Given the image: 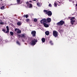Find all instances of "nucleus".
<instances>
[{
    "instance_id": "obj_3",
    "label": "nucleus",
    "mask_w": 77,
    "mask_h": 77,
    "mask_svg": "<svg viewBox=\"0 0 77 77\" xmlns=\"http://www.w3.org/2000/svg\"><path fill=\"white\" fill-rule=\"evenodd\" d=\"M40 22L41 24H44V23H45L47 22L46 19L45 18L42 19L40 21Z\"/></svg>"
},
{
    "instance_id": "obj_17",
    "label": "nucleus",
    "mask_w": 77,
    "mask_h": 77,
    "mask_svg": "<svg viewBox=\"0 0 77 77\" xmlns=\"http://www.w3.org/2000/svg\"><path fill=\"white\" fill-rule=\"evenodd\" d=\"M16 43L17 45H21L20 43L18 41L16 42Z\"/></svg>"
},
{
    "instance_id": "obj_30",
    "label": "nucleus",
    "mask_w": 77,
    "mask_h": 77,
    "mask_svg": "<svg viewBox=\"0 0 77 77\" xmlns=\"http://www.w3.org/2000/svg\"><path fill=\"white\" fill-rule=\"evenodd\" d=\"M76 8V9H77V4L75 5Z\"/></svg>"
},
{
    "instance_id": "obj_7",
    "label": "nucleus",
    "mask_w": 77,
    "mask_h": 77,
    "mask_svg": "<svg viewBox=\"0 0 77 77\" xmlns=\"http://www.w3.org/2000/svg\"><path fill=\"white\" fill-rule=\"evenodd\" d=\"M26 3L29 8H32V4L29 3L28 2H26Z\"/></svg>"
},
{
    "instance_id": "obj_6",
    "label": "nucleus",
    "mask_w": 77,
    "mask_h": 77,
    "mask_svg": "<svg viewBox=\"0 0 77 77\" xmlns=\"http://www.w3.org/2000/svg\"><path fill=\"white\" fill-rule=\"evenodd\" d=\"M53 35L55 37L57 36V32L56 31H54L53 32Z\"/></svg>"
},
{
    "instance_id": "obj_27",
    "label": "nucleus",
    "mask_w": 77,
    "mask_h": 77,
    "mask_svg": "<svg viewBox=\"0 0 77 77\" xmlns=\"http://www.w3.org/2000/svg\"><path fill=\"white\" fill-rule=\"evenodd\" d=\"M22 37H25V35H24V34H22Z\"/></svg>"
},
{
    "instance_id": "obj_8",
    "label": "nucleus",
    "mask_w": 77,
    "mask_h": 77,
    "mask_svg": "<svg viewBox=\"0 0 77 77\" xmlns=\"http://www.w3.org/2000/svg\"><path fill=\"white\" fill-rule=\"evenodd\" d=\"M15 32H17V33H21V30H19V29L16 28L14 29Z\"/></svg>"
},
{
    "instance_id": "obj_13",
    "label": "nucleus",
    "mask_w": 77,
    "mask_h": 77,
    "mask_svg": "<svg viewBox=\"0 0 77 77\" xmlns=\"http://www.w3.org/2000/svg\"><path fill=\"white\" fill-rule=\"evenodd\" d=\"M45 34L46 35H49V34H50V32L49 31H47L45 32Z\"/></svg>"
},
{
    "instance_id": "obj_32",
    "label": "nucleus",
    "mask_w": 77,
    "mask_h": 77,
    "mask_svg": "<svg viewBox=\"0 0 77 77\" xmlns=\"http://www.w3.org/2000/svg\"><path fill=\"white\" fill-rule=\"evenodd\" d=\"M25 39H27V38H26V37H25Z\"/></svg>"
},
{
    "instance_id": "obj_22",
    "label": "nucleus",
    "mask_w": 77,
    "mask_h": 77,
    "mask_svg": "<svg viewBox=\"0 0 77 77\" xmlns=\"http://www.w3.org/2000/svg\"><path fill=\"white\" fill-rule=\"evenodd\" d=\"M29 19H26V22H29Z\"/></svg>"
},
{
    "instance_id": "obj_15",
    "label": "nucleus",
    "mask_w": 77,
    "mask_h": 77,
    "mask_svg": "<svg viewBox=\"0 0 77 77\" xmlns=\"http://www.w3.org/2000/svg\"><path fill=\"white\" fill-rule=\"evenodd\" d=\"M42 41L43 42H45V39L44 38H42Z\"/></svg>"
},
{
    "instance_id": "obj_5",
    "label": "nucleus",
    "mask_w": 77,
    "mask_h": 77,
    "mask_svg": "<svg viewBox=\"0 0 77 77\" xmlns=\"http://www.w3.org/2000/svg\"><path fill=\"white\" fill-rule=\"evenodd\" d=\"M64 21H60V22H59L58 23H57V25H59V26H62V25H63V24H64Z\"/></svg>"
},
{
    "instance_id": "obj_11",
    "label": "nucleus",
    "mask_w": 77,
    "mask_h": 77,
    "mask_svg": "<svg viewBox=\"0 0 77 77\" xmlns=\"http://www.w3.org/2000/svg\"><path fill=\"white\" fill-rule=\"evenodd\" d=\"M46 21L48 23H50V22H51V18H48L47 19Z\"/></svg>"
},
{
    "instance_id": "obj_34",
    "label": "nucleus",
    "mask_w": 77,
    "mask_h": 77,
    "mask_svg": "<svg viewBox=\"0 0 77 77\" xmlns=\"http://www.w3.org/2000/svg\"><path fill=\"white\" fill-rule=\"evenodd\" d=\"M33 1H36V0H33Z\"/></svg>"
},
{
    "instance_id": "obj_19",
    "label": "nucleus",
    "mask_w": 77,
    "mask_h": 77,
    "mask_svg": "<svg viewBox=\"0 0 77 77\" xmlns=\"http://www.w3.org/2000/svg\"><path fill=\"white\" fill-rule=\"evenodd\" d=\"M17 24L18 26H20L21 25V23L20 22H18L17 23Z\"/></svg>"
},
{
    "instance_id": "obj_26",
    "label": "nucleus",
    "mask_w": 77,
    "mask_h": 77,
    "mask_svg": "<svg viewBox=\"0 0 77 77\" xmlns=\"http://www.w3.org/2000/svg\"><path fill=\"white\" fill-rule=\"evenodd\" d=\"M2 31H3L4 32H5V33H6V32H5V29H3L2 30Z\"/></svg>"
},
{
    "instance_id": "obj_23",
    "label": "nucleus",
    "mask_w": 77,
    "mask_h": 77,
    "mask_svg": "<svg viewBox=\"0 0 77 77\" xmlns=\"http://www.w3.org/2000/svg\"><path fill=\"white\" fill-rule=\"evenodd\" d=\"M49 7H51V6H52L51 4H50L49 5Z\"/></svg>"
},
{
    "instance_id": "obj_9",
    "label": "nucleus",
    "mask_w": 77,
    "mask_h": 77,
    "mask_svg": "<svg viewBox=\"0 0 77 77\" xmlns=\"http://www.w3.org/2000/svg\"><path fill=\"white\" fill-rule=\"evenodd\" d=\"M31 34L33 36H36V31H32Z\"/></svg>"
},
{
    "instance_id": "obj_2",
    "label": "nucleus",
    "mask_w": 77,
    "mask_h": 77,
    "mask_svg": "<svg viewBox=\"0 0 77 77\" xmlns=\"http://www.w3.org/2000/svg\"><path fill=\"white\" fill-rule=\"evenodd\" d=\"M44 12H45L46 14H47L48 16H51L52 15V13L51 11H48L47 10H44Z\"/></svg>"
},
{
    "instance_id": "obj_4",
    "label": "nucleus",
    "mask_w": 77,
    "mask_h": 77,
    "mask_svg": "<svg viewBox=\"0 0 77 77\" xmlns=\"http://www.w3.org/2000/svg\"><path fill=\"white\" fill-rule=\"evenodd\" d=\"M74 19H75V17H72L70 19V20H71V23L72 25L74 24V22H75V20H74Z\"/></svg>"
},
{
    "instance_id": "obj_21",
    "label": "nucleus",
    "mask_w": 77,
    "mask_h": 77,
    "mask_svg": "<svg viewBox=\"0 0 77 77\" xmlns=\"http://www.w3.org/2000/svg\"><path fill=\"white\" fill-rule=\"evenodd\" d=\"M50 44L51 45H53V42H52V41H50Z\"/></svg>"
},
{
    "instance_id": "obj_14",
    "label": "nucleus",
    "mask_w": 77,
    "mask_h": 77,
    "mask_svg": "<svg viewBox=\"0 0 77 77\" xmlns=\"http://www.w3.org/2000/svg\"><path fill=\"white\" fill-rule=\"evenodd\" d=\"M57 2H55L54 3V7H57Z\"/></svg>"
},
{
    "instance_id": "obj_25",
    "label": "nucleus",
    "mask_w": 77,
    "mask_h": 77,
    "mask_svg": "<svg viewBox=\"0 0 77 77\" xmlns=\"http://www.w3.org/2000/svg\"><path fill=\"white\" fill-rule=\"evenodd\" d=\"M34 21L35 22H36V21H37V19H35Z\"/></svg>"
},
{
    "instance_id": "obj_31",
    "label": "nucleus",
    "mask_w": 77,
    "mask_h": 77,
    "mask_svg": "<svg viewBox=\"0 0 77 77\" xmlns=\"http://www.w3.org/2000/svg\"><path fill=\"white\" fill-rule=\"evenodd\" d=\"M18 36L19 37H20V36H21V35H18Z\"/></svg>"
},
{
    "instance_id": "obj_20",
    "label": "nucleus",
    "mask_w": 77,
    "mask_h": 77,
    "mask_svg": "<svg viewBox=\"0 0 77 77\" xmlns=\"http://www.w3.org/2000/svg\"><path fill=\"white\" fill-rule=\"evenodd\" d=\"M4 8H5V7L3 6L1 7V9L3 10V9H5Z\"/></svg>"
},
{
    "instance_id": "obj_35",
    "label": "nucleus",
    "mask_w": 77,
    "mask_h": 77,
    "mask_svg": "<svg viewBox=\"0 0 77 77\" xmlns=\"http://www.w3.org/2000/svg\"><path fill=\"white\" fill-rule=\"evenodd\" d=\"M59 3H60V2H59Z\"/></svg>"
},
{
    "instance_id": "obj_16",
    "label": "nucleus",
    "mask_w": 77,
    "mask_h": 77,
    "mask_svg": "<svg viewBox=\"0 0 77 77\" xmlns=\"http://www.w3.org/2000/svg\"><path fill=\"white\" fill-rule=\"evenodd\" d=\"M37 5H38V6L40 7V6H41V4L39 3V2H38L37 3Z\"/></svg>"
},
{
    "instance_id": "obj_12",
    "label": "nucleus",
    "mask_w": 77,
    "mask_h": 77,
    "mask_svg": "<svg viewBox=\"0 0 77 77\" xmlns=\"http://www.w3.org/2000/svg\"><path fill=\"white\" fill-rule=\"evenodd\" d=\"M7 29V31L5 33H9V27L8 26H7L6 27Z\"/></svg>"
},
{
    "instance_id": "obj_18",
    "label": "nucleus",
    "mask_w": 77,
    "mask_h": 77,
    "mask_svg": "<svg viewBox=\"0 0 77 77\" xmlns=\"http://www.w3.org/2000/svg\"><path fill=\"white\" fill-rule=\"evenodd\" d=\"M10 33L11 35L12 36L13 35H14V32H10Z\"/></svg>"
},
{
    "instance_id": "obj_29",
    "label": "nucleus",
    "mask_w": 77,
    "mask_h": 77,
    "mask_svg": "<svg viewBox=\"0 0 77 77\" xmlns=\"http://www.w3.org/2000/svg\"><path fill=\"white\" fill-rule=\"evenodd\" d=\"M25 17H26V18H27V17H28V16L27 15H25Z\"/></svg>"
},
{
    "instance_id": "obj_1",
    "label": "nucleus",
    "mask_w": 77,
    "mask_h": 77,
    "mask_svg": "<svg viewBox=\"0 0 77 77\" xmlns=\"http://www.w3.org/2000/svg\"><path fill=\"white\" fill-rule=\"evenodd\" d=\"M38 42V40L36 39H33L31 42H30V44L31 45H35L36 44V43Z\"/></svg>"
},
{
    "instance_id": "obj_24",
    "label": "nucleus",
    "mask_w": 77,
    "mask_h": 77,
    "mask_svg": "<svg viewBox=\"0 0 77 77\" xmlns=\"http://www.w3.org/2000/svg\"><path fill=\"white\" fill-rule=\"evenodd\" d=\"M3 22H0V24H1L2 25H3Z\"/></svg>"
},
{
    "instance_id": "obj_28",
    "label": "nucleus",
    "mask_w": 77,
    "mask_h": 77,
    "mask_svg": "<svg viewBox=\"0 0 77 77\" xmlns=\"http://www.w3.org/2000/svg\"><path fill=\"white\" fill-rule=\"evenodd\" d=\"M18 3H20V0H17Z\"/></svg>"
},
{
    "instance_id": "obj_10",
    "label": "nucleus",
    "mask_w": 77,
    "mask_h": 77,
    "mask_svg": "<svg viewBox=\"0 0 77 77\" xmlns=\"http://www.w3.org/2000/svg\"><path fill=\"white\" fill-rule=\"evenodd\" d=\"M48 23H47V22H46L45 23H43L44 26L45 27H49V25H48V24H47Z\"/></svg>"
},
{
    "instance_id": "obj_33",
    "label": "nucleus",
    "mask_w": 77,
    "mask_h": 77,
    "mask_svg": "<svg viewBox=\"0 0 77 77\" xmlns=\"http://www.w3.org/2000/svg\"><path fill=\"white\" fill-rule=\"evenodd\" d=\"M69 2H71V0H69Z\"/></svg>"
}]
</instances>
